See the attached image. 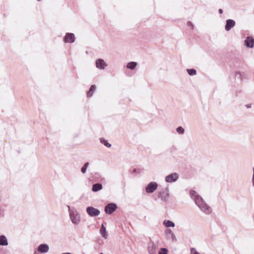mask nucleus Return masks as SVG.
<instances>
[{
	"instance_id": "f257e3e1",
	"label": "nucleus",
	"mask_w": 254,
	"mask_h": 254,
	"mask_svg": "<svg viewBox=\"0 0 254 254\" xmlns=\"http://www.w3.org/2000/svg\"><path fill=\"white\" fill-rule=\"evenodd\" d=\"M190 197L195 201L196 205L202 211L207 214L211 213L212 210L210 207L205 203L201 196L197 194L195 191L191 190L190 191Z\"/></svg>"
},
{
	"instance_id": "f03ea898",
	"label": "nucleus",
	"mask_w": 254,
	"mask_h": 254,
	"mask_svg": "<svg viewBox=\"0 0 254 254\" xmlns=\"http://www.w3.org/2000/svg\"><path fill=\"white\" fill-rule=\"evenodd\" d=\"M68 207L69 217L72 223L74 225H78L81 221L79 213L74 208H70L69 206Z\"/></svg>"
},
{
	"instance_id": "7ed1b4c3",
	"label": "nucleus",
	"mask_w": 254,
	"mask_h": 254,
	"mask_svg": "<svg viewBox=\"0 0 254 254\" xmlns=\"http://www.w3.org/2000/svg\"><path fill=\"white\" fill-rule=\"evenodd\" d=\"M86 212L91 217L98 216L100 213V211L99 209L92 206L87 207Z\"/></svg>"
},
{
	"instance_id": "20e7f679",
	"label": "nucleus",
	"mask_w": 254,
	"mask_h": 254,
	"mask_svg": "<svg viewBox=\"0 0 254 254\" xmlns=\"http://www.w3.org/2000/svg\"><path fill=\"white\" fill-rule=\"evenodd\" d=\"M158 184L154 182L149 183L145 188V191L148 193H153L157 188Z\"/></svg>"
},
{
	"instance_id": "39448f33",
	"label": "nucleus",
	"mask_w": 254,
	"mask_h": 254,
	"mask_svg": "<svg viewBox=\"0 0 254 254\" xmlns=\"http://www.w3.org/2000/svg\"><path fill=\"white\" fill-rule=\"evenodd\" d=\"M117 208V205L115 203H109L105 207V211L107 214L113 213Z\"/></svg>"
},
{
	"instance_id": "423d86ee",
	"label": "nucleus",
	"mask_w": 254,
	"mask_h": 254,
	"mask_svg": "<svg viewBox=\"0 0 254 254\" xmlns=\"http://www.w3.org/2000/svg\"><path fill=\"white\" fill-rule=\"evenodd\" d=\"M179 178V175L176 173H172L165 177V181L169 183L176 182Z\"/></svg>"
},
{
	"instance_id": "0eeeda50",
	"label": "nucleus",
	"mask_w": 254,
	"mask_h": 254,
	"mask_svg": "<svg viewBox=\"0 0 254 254\" xmlns=\"http://www.w3.org/2000/svg\"><path fill=\"white\" fill-rule=\"evenodd\" d=\"M158 246L153 242H150L148 246V251L150 254H156Z\"/></svg>"
},
{
	"instance_id": "6e6552de",
	"label": "nucleus",
	"mask_w": 254,
	"mask_h": 254,
	"mask_svg": "<svg viewBox=\"0 0 254 254\" xmlns=\"http://www.w3.org/2000/svg\"><path fill=\"white\" fill-rule=\"evenodd\" d=\"M95 64L96 67L101 70L104 69L108 65L105 61L101 59H97L96 61Z\"/></svg>"
},
{
	"instance_id": "1a4fd4ad",
	"label": "nucleus",
	"mask_w": 254,
	"mask_h": 254,
	"mask_svg": "<svg viewBox=\"0 0 254 254\" xmlns=\"http://www.w3.org/2000/svg\"><path fill=\"white\" fill-rule=\"evenodd\" d=\"M64 41L65 43H73L75 41L74 35L73 33H66Z\"/></svg>"
},
{
	"instance_id": "9d476101",
	"label": "nucleus",
	"mask_w": 254,
	"mask_h": 254,
	"mask_svg": "<svg viewBox=\"0 0 254 254\" xmlns=\"http://www.w3.org/2000/svg\"><path fill=\"white\" fill-rule=\"evenodd\" d=\"M235 25V22L232 19H228L226 20L225 29L226 31H229Z\"/></svg>"
},
{
	"instance_id": "9b49d317",
	"label": "nucleus",
	"mask_w": 254,
	"mask_h": 254,
	"mask_svg": "<svg viewBox=\"0 0 254 254\" xmlns=\"http://www.w3.org/2000/svg\"><path fill=\"white\" fill-rule=\"evenodd\" d=\"M168 239L172 240L173 242L176 241V237L174 233L170 229H168L165 231Z\"/></svg>"
},
{
	"instance_id": "f8f14e48",
	"label": "nucleus",
	"mask_w": 254,
	"mask_h": 254,
	"mask_svg": "<svg viewBox=\"0 0 254 254\" xmlns=\"http://www.w3.org/2000/svg\"><path fill=\"white\" fill-rule=\"evenodd\" d=\"M49 250V246L47 244H41L38 248V251L41 253H46L48 252Z\"/></svg>"
},
{
	"instance_id": "ddd939ff",
	"label": "nucleus",
	"mask_w": 254,
	"mask_h": 254,
	"mask_svg": "<svg viewBox=\"0 0 254 254\" xmlns=\"http://www.w3.org/2000/svg\"><path fill=\"white\" fill-rule=\"evenodd\" d=\"M245 45L247 47L253 48L254 45V39L252 37H248L245 41Z\"/></svg>"
},
{
	"instance_id": "4468645a",
	"label": "nucleus",
	"mask_w": 254,
	"mask_h": 254,
	"mask_svg": "<svg viewBox=\"0 0 254 254\" xmlns=\"http://www.w3.org/2000/svg\"><path fill=\"white\" fill-rule=\"evenodd\" d=\"M103 189V186L101 184L96 183L92 186V190L94 192H97Z\"/></svg>"
},
{
	"instance_id": "2eb2a0df",
	"label": "nucleus",
	"mask_w": 254,
	"mask_h": 254,
	"mask_svg": "<svg viewBox=\"0 0 254 254\" xmlns=\"http://www.w3.org/2000/svg\"><path fill=\"white\" fill-rule=\"evenodd\" d=\"M8 242L6 238L4 235L0 236V246H7Z\"/></svg>"
},
{
	"instance_id": "dca6fc26",
	"label": "nucleus",
	"mask_w": 254,
	"mask_h": 254,
	"mask_svg": "<svg viewBox=\"0 0 254 254\" xmlns=\"http://www.w3.org/2000/svg\"><path fill=\"white\" fill-rule=\"evenodd\" d=\"M100 233L103 238H104L105 239H106L107 238L108 235H107V233L106 232V228L103 224L101 225V228L100 230Z\"/></svg>"
},
{
	"instance_id": "f3484780",
	"label": "nucleus",
	"mask_w": 254,
	"mask_h": 254,
	"mask_svg": "<svg viewBox=\"0 0 254 254\" xmlns=\"http://www.w3.org/2000/svg\"><path fill=\"white\" fill-rule=\"evenodd\" d=\"M163 225L165 226L166 227H175V223L168 220H165L163 221Z\"/></svg>"
},
{
	"instance_id": "a211bd4d",
	"label": "nucleus",
	"mask_w": 254,
	"mask_h": 254,
	"mask_svg": "<svg viewBox=\"0 0 254 254\" xmlns=\"http://www.w3.org/2000/svg\"><path fill=\"white\" fill-rule=\"evenodd\" d=\"M96 90V86L95 85H92L90 87V88L89 90V91L88 92V93H87V96L88 97H90L92 96L94 92Z\"/></svg>"
},
{
	"instance_id": "6ab92c4d",
	"label": "nucleus",
	"mask_w": 254,
	"mask_h": 254,
	"mask_svg": "<svg viewBox=\"0 0 254 254\" xmlns=\"http://www.w3.org/2000/svg\"><path fill=\"white\" fill-rule=\"evenodd\" d=\"M136 65H137V63L136 62H131L128 63L127 64V67L131 70H133L135 68Z\"/></svg>"
},
{
	"instance_id": "aec40b11",
	"label": "nucleus",
	"mask_w": 254,
	"mask_h": 254,
	"mask_svg": "<svg viewBox=\"0 0 254 254\" xmlns=\"http://www.w3.org/2000/svg\"><path fill=\"white\" fill-rule=\"evenodd\" d=\"M100 141L101 143L103 144L107 147L109 148L111 146V144H110L107 140L103 138H100Z\"/></svg>"
},
{
	"instance_id": "412c9836",
	"label": "nucleus",
	"mask_w": 254,
	"mask_h": 254,
	"mask_svg": "<svg viewBox=\"0 0 254 254\" xmlns=\"http://www.w3.org/2000/svg\"><path fill=\"white\" fill-rule=\"evenodd\" d=\"M187 72L190 75H194L196 73V70L194 69H187Z\"/></svg>"
},
{
	"instance_id": "4be33fe9",
	"label": "nucleus",
	"mask_w": 254,
	"mask_h": 254,
	"mask_svg": "<svg viewBox=\"0 0 254 254\" xmlns=\"http://www.w3.org/2000/svg\"><path fill=\"white\" fill-rule=\"evenodd\" d=\"M177 132L180 134H183L185 133V129L182 127H179L176 129Z\"/></svg>"
},
{
	"instance_id": "5701e85b",
	"label": "nucleus",
	"mask_w": 254,
	"mask_h": 254,
	"mask_svg": "<svg viewBox=\"0 0 254 254\" xmlns=\"http://www.w3.org/2000/svg\"><path fill=\"white\" fill-rule=\"evenodd\" d=\"M89 163L88 162H86V163L84 164V166L82 167L81 168V172L83 174L85 173L86 172V170L89 166Z\"/></svg>"
},
{
	"instance_id": "b1692460",
	"label": "nucleus",
	"mask_w": 254,
	"mask_h": 254,
	"mask_svg": "<svg viewBox=\"0 0 254 254\" xmlns=\"http://www.w3.org/2000/svg\"><path fill=\"white\" fill-rule=\"evenodd\" d=\"M168 251L166 248H162L158 253V254H168Z\"/></svg>"
},
{
	"instance_id": "393cba45",
	"label": "nucleus",
	"mask_w": 254,
	"mask_h": 254,
	"mask_svg": "<svg viewBox=\"0 0 254 254\" xmlns=\"http://www.w3.org/2000/svg\"><path fill=\"white\" fill-rule=\"evenodd\" d=\"M188 25L189 26H190L192 28H193V25H192V24L191 22H188Z\"/></svg>"
},
{
	"instance_id": "a878e982",
	"label": "nucleus",
	"mask_w": 254,
	"mask_h": 254,
	"mask_svg": "<svg viewBox=\"0 0 254 254\" xmlns=\"http://www.w3.org/2000/svg\"><path fill=\"white\" fill-rule=\"evenodd\" d=\"M236 77H238L240 78V77H241V74H240V73H237V74H236Z\"/></svg>"
},
{
	"instance_id": "bb28decb",
	"label": "nucleus",
	"mask_w": 254,
	"mask_h": 254,
	"mask_svg": "<svg viewBox=\"0 0 254 254\" xmlns=\"http://www.w3.org/2000/svg\"><path fill=\"white\" fill-rule=\"evenodd\" d=\"M218 12L220 14H222V12H223V10L222 9H219V10H218Z\"/></svg>"
},
{
	"instance_id": "cd10ccee",
	"label": "nucleus",
	"mask_w": 254,
	"mask_h": 254,
	"mask_svg": "<svg viewBox=\"0 0 254 254\" xmlns=\"http://www.w3.org/2000/svg\"><path fill=\"white\" fill-rule=\"evenodd\" d=\"M253 186L254 187V174H253Z\"/></svg>"
},
{
	"instance_id": "c85d7f7f",
	"label": "nucleus",
	"mask_w": 254,
	"mask_h": 254,
	"mask_svg": "<svg viewBox=\"0 0 254 254\" xmlns=\"http://www.w3.org/2000/svg\"><path fill=\"white\" fill-rule=\"evenodd\" d=\"M62 254H71L70 253H62Z\"/></svg>"
},
{
	"instance_id": "c756f323",
	"label": "nucleus",
	"mask_w": 254,
	"mask_h": 254,
	"mask_svg": "<svg viewBox=\"0 0 254 254\" xmlns=\"http://www.w3.org/2000/svg\"><path fill=\"white\" fill-rule=\"evenodd\" d=\"M251 106L250 105H247V108H250Z\"/></svg>"
},
{
	"instance_id": "7c9ffc66",
	"label": "nucleus",
	"mask_w": 254,
	"mask_h": 254,
	"mask_svg": "<svg viewBox=\"0 0 254 254\" xmlns=\"http://www.w3.org/2000/svg\"><path fill=\"white\" fill-rule=\"evenodd\" d=\"M100 254H103V253H101Z\"/></svg>"
}]
</instances>
